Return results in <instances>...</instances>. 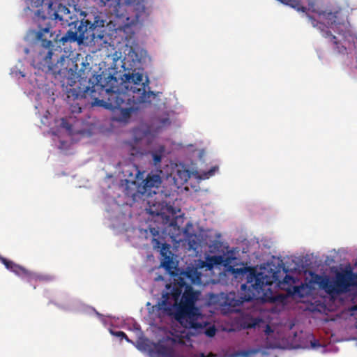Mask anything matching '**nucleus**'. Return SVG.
Returning <instances> with one entry per match:
<instances>
[{"instance_id": "nucleus-1", "label": "nucleus", "mask_w": 357, "mask_h": 357, "mask_svg": "<svg viewBox=\"0 0 357 357\" xmlns=\"http://www.w3.org/2000/svg\"><path fill=\"white\" fill-rule=\"evenodd\" d=\"M54 20H58L62 25H68L70 29L64 36L59 38L52 30V21L44 17L43 25L39 24L37 31L36 41L31 49L25 48L26 54H31L32 66L46 73H52L54 78H59L63 83H69V78L66 75H73V70L81 63L80 54L75 59L70 58L62 54L61 44L65 46L67 43L77 42L78 45L84 43L88 39L86 31L89 21L79 20L77 15L72 14L68 8L60 4L54 13ZM82 61H83L82 60Z\"/></svg>"}, {"instance_id": "nucleus-2", "label": "nucleus", "mask_w": 357, "mask_h": 357, "mask_svg": "<svg viewBox=\"0 0 357 357\" xmlns=\"http://www.w3.org/2000/svg\"><path fill=\"white\" fill-rule=\"evenodd\" d=\"M119 84L116 77L102 72L96 77L91 86V107L98 106L116 113L114 119L127 121L137 107L136 105L150 102L152 92L147 91L148 79L144 81L142 73L134 69L123 75Z\"/></svg>"}, {"instance_id": "nucleus-3", "label": "nucleus", "mask_w": 357, "mask_h": 357, "mask_svg": "<svg viewBox=\"0 0 357 357\" xmlns=\"http://www.w3.org/2000/svg\"><path fill=\"white\" fill-rule=\"evenodd\" d=\"M270 284L271 282H268L263 273H250L247 284H243L241 287V296L234 291L226 294L211 293L208 296V302L223 314L238 311L237 307L244 302L254 299L260 298L264 302H273L275 301V297L268 296L264 293L270 290L268 287Z\"/></svg>"}, {"instance_id": "nucleus-4", "label": "nucleus", "mask_w": 357, "mask_h": 357, "mask_svg": "<svg viewBox=\"0 0 357 357\" xmlns=\"http://www.w3.org/2000/svg\"><path fill=\"white\" fill-rule=\"evenodd\" d=\"M87 59V56H86ZM81 61L82 67L78 69V66L73 70V75H66V78H69V83H63L59 78H54L58 81L63 90L65 91L67 102L70 105V109L72 114H79L82 112V107L79 102L86 98V93L89 91V78L88 74L89 70L87 66L88 62Z\"/></svg>"}, {"instance_id": "nucleus-5", "label": "nucleus", "mask_w": 357, "mask_h": 357, "mask_svg": "<svg viewBox=\"0 0 357 357\" xmlns=\"http://www.w3.org/2000/svg\"><path fill=\"white\" fill-rule=\"evenodd\" d=\"M126 181V194L129 197H135L137 194L146 195L151 197L152 194L156 195L162 180L158 174H148L144 178V172H140L135 165L128 166L123 171Z\"/></svg>"}, {"instance_id": "nucleus-6", "label": "nucleus", "mask_w": 357, "mask_h": 357, "mask_svg": "<svg viewBox=\"0 0 357 357\" xmlns=\"http://www.w3.org/2000/svg\"><path fill=\"white\" fill-rule=\"evenodd\" d=\"M174 318L184 328L202 329L203 316L197 307H191L178 304L174 307L172 314Z\"/></svg>"}, {"instance_id": "nucleus-7", "label": "nucleus", "mask_w": 357, "mask_h": 357, "mask_svg": "<svg viewBox=\"0 0 357 357\" xmlns=\"http://www.w3.org/2000/svg\"><path fill=\"white\" fill-rule=\"evenodd\" d=\"M0 261L10 271L14 273L16 275L25 280L27 282L32 284L36 282H50L54 279V276L47 274H40L32 272L25 267L20 266L13 261L9 260L0 255Z\"/></svg>"}, {"instance_id": "nucleus-8", "label": "nucleus", "mask_w": 357, "mask_h": 357, "mask_svg": "<svg viewBox=\"0 0 357 357\" xmlns=\"http://www.w3.org/2000/svg\"><path fill=\"white\" fill-rule=\"evenodd\" d=\"M351 271L337 273L334 281L325 279L322 282L324 288L329 293H343L349 290L351 285H356Z\"/></svg>"}, {"instance_id": "nucleus-9", "label": "nucleus", "mask_w": 357, "mask_h": 357, "mask_svg": "<svg viewBox=\"0 0 357 357\" xmlns=\"http://www.w3.org/2000/svg\"><path fill=\"white\" fill-rule=\"evenodd\" d=\"M112 22L109 20L107 22L105 20L100 19V16H96L93 23L91 22V44L93 43V45L97 43L98 48L96 50H91V52H96L100 50V47H106V44L108 43L107 40L109 38V35L107 32V26Z\"/></svg>"}, {"instance_id": "nucleus-10", "label": "nucleus", "mask_w": 357, "mask_h": 357, "mask_svg": "<svg viewBox=\"0 0 357 357\" xmlns=\"http://www.w3.org/2000/svg\"><path fill=\"white\" fill-rule=\"evenodd\" d=\"M181 295V290L179 288H174L171 292H165L162 294L161 301L153 307L158 311H162L167 315H172L174 311V307L176 306L179 302Z\"/></svg>"}, {"instance_id": "nucleus-11", "label": "nucleus", "mask_w": 357, "mask_h": 357, "mask_svg": "<svg viewBox=\"0 0 357 357\" xmlns=\"http://www.w3.org/2000/svg\"><path fill=\"white\" fill-rule=\"evenodd\" d=\"M296 283V279L291 275H286L282 281L279 282V287L286 291L300 296H303L301 291L303 286L294 285Z\"/></svg>"}, {"instance_id": "nucleus-12", "label": "nucleus", "mask_w": 357, "mask_h": 357, "mask_svg": "<svg viewBox=\"0 0 357 357\" xmlns=\"http://www.w3.org/2000/svg\"><path fill=\"white\" fill-rule=\"evenodd\" d=\"M197 299V292L193 290L192 287L188 286L185 288V291L183 292L178 304L191 307H196L195 302Z\"/></svg>"}, {"instance_id": "nucleus-13", "label": "nucleus", "mask_w": 357, "mask_h": 357, "mask_svg": "<svg viewBox=\"0 0 357 357\" xmlns=\"http://www.w3.org/2000/svg\"><path fill=\"white\" fill-rule=\"evenodd\" d=\"M149 208H146L148 213L152 215L162 216L165 215V207L164 202H155L150 199L148 201Z\"/></svg>"}, {"instance_id": "nucleus-14", "label": "nucleus", "mask_w": 357, "mask_h": 357, "mask_svg": "<svg viewBox=\"0 0 357 357\" xmlns=\"http://www.w3.org/2000/svg\"><path fill=\"white\" fill-rule=\"evenodd\" d=\"M323 36L326 38H329L331 41L333 42V43L335 45V50L337 54H346L347 53V49L344 45H340L339 42L337 40V38L335 36H333L331 31H323Z\"/></svg>"}, {"instance_id": "nucleus-15", "label": "nucleus", "mask_w": 357, "mask_h": 357, "mask_svg": "<svg viewBox=\"0 0 357 357\" xmlns=\"http://www.w3.org/2000/svg\"><path fill=\"white\" fill-rule=\"evenodd\" d=\"M149 231L150 234L152 236L151 243L154 248H160L162 246V248L166 245L165 244L161 243L160 241L159 236H160V231L158 228L149 227Z\"/></svg>"}, {"instance_id": "nucleus-16", "label": "nucleus", "mask_w": 357, "mask_h": 357, "mask_svg": "<svg viewBox=\"0 0 357 357\" xmlns=\"http://www.w3.org/2000/svg\"><path fill=\"white\" fill-rule=\"evenodd\" d=\"M259 319L246 315L243 318L242 325L245 328H252L255 327L259 324Z\"/></svg>"}, {"instance_id": "nucleus-17", "label": "nucleus", "mask_w": 357, "mask_h": 357, "mask_svg": "<svg viewBox=\"0 0 357 357\" xmlns=\"http://www.w3.org/2000/svg\"><path fill=\"white\" fill-rule=\"evenodd\" d=\"M164 151V148L162 147L160 150L153 151L151 153L153 164L155 166L160 165L162 160V153Z\"/></svg>"}, {"instance_id": "nucleus-18", "label": "nucleus", "mask_w": 357, "mask_h": 357, "mask_svg": "<svg viewBox=\"0 0 357 357\" xmlns=\"http://www.w3.org/2000/svg\"><path fill=\"white\" fill-rule=\"evenodd\" d=\"M202 325H203V328L202 330H204V333L206 336H208L209 337H212L215 335L216 328L214 326H210L207 328H205L206 324H204L202 323Z\"/></svg>"}, {"instance_id": "nucleus-19", "label": "nucleus", "mask_w": 357, "mask_h": 357, "mask_svg": "<svg viewBox=\"0 0 357 357\" xmlns=\"http://www.w3.org/2000/svg\"><path fill=\"white\" fill-rule=\"evenodd\" d=\"M218 170V167H216V166L213 167L208 171L203 172L201 176V178L203 179L208 178L211 176H213L215 174V172H217Z\"/></svg>"}, {"instance_id": "nucleus-20", "label": "nucleus", "mask_w": 357, "mask_h": 357, "mask_svg": "<svg viewBox=\"0 0 357 357\" xmlns=\"http://www.w3.org/2000/svg\"><path fill=\"white\" fill-rule=\"evenodd\" d=\"M110 333L114 336L120 337L121 339H123L124 338L128 342H131L129 340V338L128 337L127 335L124 332H123V331L110 330Z\"/></svg>"}, {"instance_id": "nucleus-21", "label": "nucleus", "mask_w": 357, "mask_h": 357, "mask_svg": "<svg viewBox=\"0 0 357 357\" xmlns=\"http://www.w3.org/2000/svg\"><path fill=\"white\" fill-rule=\"evenodd\" d=\"M61 126L67 130H71L72 129V125L64 118L61 119Z\"/></svg>"}, {"instance_id": "nucleus-22", "label": "nucleus", "mask_w": 357, "mask_h": 357, "mask_svg": "<svg viewBox=\"0 0 357 357\" xmlns=\"http://www.w3.org/2000/svg\"><path fill=\"white\" fill-rule=\"evenodd\" d=\"M307 17H309V20H310V22H311V23H312L313 26L317 27V26H319V24L322 25L321 23L317 22L315 19H314L310 15H307Z\"/></svg>"}, {"instance_id": "nucleus-23", "label": "nucleus", "mask_w": 357, "mask_h": 357, "mask_svg": "<svg viewBox=\"0 0 357 357\" xmlns=\"http://www.w3.org/2000/svg\"><path fill=\"white\" fill-rule=\"evenodd\" d=\"M354 280H355V282H356L355 283L357 285V273L356 274L354 273Z\"/></svg>"}, {"instance_id": "nucleus-24", "label": "nucleus", "mask_w": 357, "mask_h": 357, "mask_svg": "<svg viewBox=\"0 0 357 357\" xmlns=\"http://www.w3.org/2000/svg\"><path fill=\"white\" fill-rule=\"evenodd\" d=\"M79 15H80V17H82V16H84V17H85V16H86V14H85L84 12L81 11V12L79 13Z\"/></svg>"}, {"instance_id": "nucleus-25", "label": "nucleus", "mask_w": 357, "mask_h": 357, "mask_svg": "<svg viewBox=\"0 0 357 357\" xmlns=\"http://www.w3.org/2000/svg\"><path fill=\"white\" fill-rule=\"evenodd\" d=\"M166 122L169 123V119H165L164 121H162V123H165Z\"/></svg>"}, {"instance_id": "nucleus-26", "label": "nucleus", "mask_w": 357, "mask_h": 357, "mask_svg": "<svg viewBox=\"0 0 357 357\" xmlns=\"http://www.w3.org/2000/svg\"><path fill=\"white\" fill-rule=\"evenodd\" d=\"M209 356L213 357V356H214L213 354H210V356Z\"/></svg>"}, {"instance_id": "nucleus-27", "label": "nucleus", "mask_w": 357, "mask_h": 357, "mask_svg": "<svg viewBox=\"0 0 357 357\" xmlns=\"http://www.w3.org/2000/svg\"><path fill=\"white\" fill-rule=\"evenodd\" d=\"M215 263H218V261H216L217 257H215Z\"/></svg>"}]
</instances>
